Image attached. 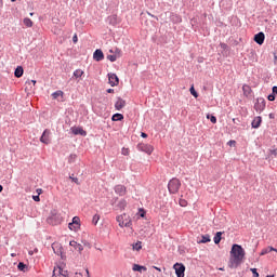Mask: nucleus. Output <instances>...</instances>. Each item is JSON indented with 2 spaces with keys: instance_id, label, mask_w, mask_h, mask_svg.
<instances>
[{
  "instance_id": "c03bdc74",
  "label": "nucleus",
  "mask_w": 277,
  "mask_h": 277,
  "mask_svg": "<svg viewBox=\"0 0 277 277\" xmlns=\"http://www.w3.org/2000/svg\"><path fill=\"white\" fill-rule=\"evenodd\" d=\"M180 206L181 207H187V201L185 199L180 200Z\"/></svg>"
},
{
  "instance_id": "e433bc0d",
  "label": "nucleus",
  "mask_w": 277,
  "mask_h": 277,
  "mask_svg": "<svg viewBox=\"0 0 277 277\" xmlns=\"http://www.w3.org/2000/svg\"><path fill=\"white\" fill-rule=\"evenodd\" d=\"M121 154L124 156V157H127V156H129V148H122L121 149Z\"/></svg>"
},
{
  "instance_id": "79ce46f5",
  "label": "nucleus",
  "mask_w": 277,
  "mask_h": 277,
  "mask_svg": "<svg viewBox=\"0 0 277 277\" xmlns=\"http://www.w3.org/2000/svg\"><path fill=\"white\" fill-rule=\"evenodd\" d=\"M210 122H212V124H215V122H217V118L212 115V116L210 117Z\"/></svg>"
},
{
  "instance_id": "c756f323",
  "label": "nucleus",
  "mask_w": 277,
  "mask_h": 277,
  "mask_svg": "<svg viewBox=\"0 0 277 277\" xmlns=\"http://www.w3.org/2000/svg\"><path fill=\"white\" fill-rule=\"evenodd\" d=\"M75 161H77V155L70 154L68 157V163H75Z\"/></svg>"
},
{
  "instance_id": "cd10ccee",
  "label": "nucleus",
  "mask_w": 277,
  "mask_h": 277,
  "mask_svg": "<svg viewBox=\"0 0 277 277\" xmlns=\"http://www.w3.org/2000/svg\"><path fill=\"white\" fill-rule=\"evenodd\" d=\"M133 250H136V252H140L142 249V241H137L132 246Z\"/></svg>"
},
{
  "instance_id": "c85d7f7f",
  "label": "nucleus",
  "mask_w": 277,
  "mask_h": 277,
  "mask_svg": "<svg viewBox=\"0 0 277 277\" xmlns=\"http://www.w3.org/2000/svg\"><path fill=\"white\" fill-rule=\"evenodd\" d=\"M17 269H19V272H25V269H27V264L19 262L17 264Z\"/></svg>"
},
{
  "instance_id": "5fc2aeb1",
  "label": "nucleus",
  "mask_w": 277,
  "mask_h": 277,
  "mask_svg": "<svg viewBox=\"0 0 277 277\" xmlns=\"http://www.w3.org/2000/svg\"><path fill=\"white\" fill-rule=\"evenodd\" d=\"M154 268L157 269V272H161V268L157 267V266H154Z\"/></svg>"
},
{
  "instance_id": "20e7f679",
  "label": "nucleus",
  "mask_w": 277,
  "mask_h": 277,
  "mask_svg": "<svg viewBox=\"0 0 277 277\" xmlns=\"http://www.w3.org/2000/svg\"><path fill=\"white\" fill-rule=\"evenodd\" d=\"M254 109L258 114H261L265 110V98L258 97L256 103L254 104Z\"/></svg>"
},
{
  "instance_id": "13d9d810",
  "label": "nucleus",
  "mask_w": 277,
  "mask_h": 277,
  "mask_svg": "<svg viewBox=\"0 0 277 277\" xmlns=\"http://www.w3.org/2000/svg\"><path fill=\"white\" fill-rule=\"evenodd\" d=\"M30 256L34 255V251H29Z\"/></svg>"
},
{
  "instance_id": "4be33fe9",
  "label": "nucleus",
  "mask_w": 277,
  "mask_h": 277,
  "mask_svg": "<svg viewBox=\"0 0 277 277\" xmlns=\"http://www.w3.org/2000/svg\"><path fill=\"white\" fill-rule=\"evenodd\" d=\"M118 209H120V211H124V209H127V200L121 199L118 205H117Z\"/></svg>"
},
{
  "instance_id": "ddd939ff",
  "label": "nucleus",
  "mask_w": 277,
  "mask_h": 277,
  "mask_svg": "<svg viewBox=\"0 0 277 277\" xmlns=\"http://www.w3.org/2000/svg\"><path fill=\"white\" fill-rule=\"evenodd\" d=\"M70 131L74 135H82V137L88 135V132H85V130L82 128H71Z\"/></svg>"
},
{
  "instance_id": "393cba45",
  "label": "nucleus",
  "mask_w": 277,
  "mask_h": 277,
  "mask_svg": "<svg viewBox=\"0 0 277 277\" xmlns=\"http://www.w3.org/2000/svg\"><path fill=\"white\" fill-rule=\"evenodd\" d=\"M117 222H118L120 228H124V216L123 215H118Z\"/></svg>"
},
{
  "instance_id": "bf43d9fd",
  "label": "nucleus",
  "mask_w": 277,
  "mask_h": 277,
  "mask_svg": "<svg viewBox=\"0 0 277 277\" xmlns=\"http://www.w3.org/2000/svg\"><path fill=\"white\" fill-rule=\"evenodd\" d=\"M220 269V272H224V267H221V268H219Z\"/></svg>"
},
{
  "instance_id": "0eeeda50",
  "label": "nucleus",
  "mask_w": 277,
  "mask_h": 277,
  "mask_svg": "<svg viewBox=\"0 0 277 277\" xmlns=\"http://www.w3.org/2000/svg\"><path fill=\"white\" fill-rule=\"evenodd\" d=\"M108 83L109 85H111V88H116V85H118V83H120V79L118 78V76L116 74H108Z\"/></svg>"
},
{
  "instance_id": "c9c22d12",
  "label": "nucleus",
  "mask_w": 277,
  "mask_h": 277,
  "mask_svg": "<svg viewBox=\"0 0 277 277\" xmlns=\"http://www.w3.org/2000/svg\"><path fill=\"white\" fill-rule=\"evenodd\" d=\"M107 60H109V62H116V60H118V56L116 54L107 55Z\"/></svg>"
},
{
  "instance_id": "49530a36",
  "label": "nucleus",
  "mask_w": 277,
  "mask_h": 277,
  "mask_svg": "<svg viewBox=\"0 0 277 277\" xmlns=\"http://www.w3.org/2000/svg\"><path fill=\"white\" fill-rule=\"evenodd\" d=\"M72 42L76 44V42H79V38L77 37V35H74L72 37Z\"/></svg>"
},
{
  "instance_id": "bb28decb",
  "label": "nucleus",
  "mask_w": 277,
  "mask_h": 277,
  "mask_svg": "<svg viewBox=\"0 0 277 277\" xmlns=\"http://www.w3.org/2000/svg\"><path fill=\"white\" fill-rule=\"evenodd\" d=\"M74 77H76V79H79L80 77H83V70L81 69H76L74 71Z\"/></svg>"
},
{
  "instance_id": "052dcab7",
  "label": "nucleus",
  "mask_w": 277,
  "mask_h": 277,
  "mask_svg": "<svg viewBox=\"0 0 277 277\" xmlns=\"http://www.w3.org/2000/svg\"><path fill=\"white\" fill-rule=\"evenodd\" d=\"M85 272H87V275L90 276V271L87 269Z\"/></svg>"
},
{
  "instance_id": "473e14b6",
  "label": "nucleus",
  "mask_w": 277,
  "mask_h": 277,
  "mask_svg": "<svg viewBox=\"0 0 277 277\" xmlns=\"http://www.w3.org/2000/svg\"><path fill=\"white\" fill-rule=\"evenodd\" d=\"M189 92L195 98H198V92L194 87H190Z\"/></svg>"
},
{
  "instance_id": "3c124183",
  "label": "nucleus",
  "mask_w": 277,
  "mask_h": 277,
  "mask_svg": "<svg viewBox=\"0 0 277 277\" xmlns=\"http://www.w3.org/2000/svg\"><path fill=\"white\" fill-rule=\"evenodd\" d=\"M37 194L40 196V194H42V188H37Z\"/></svg>"
},
{
  "instance_id": "5701e85b",
  "label": "nucleus",
  "mask_w": 277,
  "mask_h": 277,
  "mask_svg": "<svg viewBox=\"0 0 277 277\" xmlns=\"http://www.w3.org/2000/svg\"><path fill=\"white\" fill-rule=\"evenodd\" d=\"M222 232H217L213 238L214 243L217 246V243H220V241H222Z\"/></svg>"
},
{
  "instance_id": "4c0bfd02",
  "label": "nucleus",
  "mask_w": 277,
  "mask_h": 277,
  "mask_svg": "<svg viewBox=\"0 0 277 277\" xmlns=\"http://www.w3.org/2000/svg\"><path fill=\"white\" fill-rule=\"evenodd\" d=\"M250 272H252L253 277H259V271H256V268H251Z\"/></svg>"
},
{
  "instance_id": "7c9ffc66",
  "label": "nucleus",
  "mask_w": 277,
  "mask_h": 277,
  "mask_svg": "<svg viewBox=\"0 0 277 277\" xmlns=\"http://www.w3.org/2000/svg\"><path fill=\"white\" fill-rule=\"evenodd\" d=\"M98 220H101V215L95 214L92 219V224H94V226H96L98 224Z\"/></svg>"
},
{
  "instance_id": "f8f14e48",
  "label": "nucleus",
  "mask_w": 277,
  "mask_h": 277,
  "mask_svg": "<svg viewBox=\"0 0 277 277\" xmlns=\"http://www.w3.org/2000/svg\"><path fill=\"white\" fill-rule=\"evenodd\" d=\"M126 105H127V102L122 100V97H118L117 102L115 103V109L117 111H120V109L124 108Z\"/></svg>"
},
{
  "instance_id": "f257e3e1",
  "label": "nucleus",
  "mask_w": 277,
  "mask_h": 277,
  "mask_svg": "<svg viewBox=\"0 0 277 277\" xmlns=\"http://www.w3.org/2000/svg\"><path fill=\"white\" fill-rule=\"evenodd\" d=\"M246 256V250H243V247L240 245H233L230 250V258L228 261V267L230 269H235V267H239L241 263L243 262V259Z\"/></svg>"
},
{
  "instance_id": "dca6fc26",
  "label": "nucleus",
  "mask_w": 277,
  "mask_h": 277,
  "mask_svg": "<svg viewBox=\"0 0 277 277\" xmlns=\"http://www.w3.org/2000/svg\"><path fill=\"white\" fill-rule=\"evenodd\" d=\"M113 122H120L121 120H124V115L120 113H116L111 117Z\"/></svg>"
},
{
  "instance_id": "a878e982",
  "label": "nucleus",
  "mask_w": 277,
  "mask_h": 277,
  "mask_svg": "<svg viewBox=\"0 0 277 277\" xmlns=\"http://www.w3.org/2000/svg\"><path fill=\"white\" fill-rule=\"evenodd\" d=\"M24 25H26V27H34V22H31V18L25 17Z\"/></svg>"
},
{
  "instance_id": "0e129e2a",
  "label": "nucleus",
  "mask_w": 277,
  "mask_h": 277,
  "mask_svg": "<svg viewBox=\"0 0 277 277\" xmlns=\"http://www.w3.org/2000/svg\"><path fill=\"white\" fill-rule=\"evenodd\" d=\"M12 1V3H14L16 0H11Z\"/></svg>"
},
{
  "instance_id": "6e6552de",
  "label": "nucleus",
  "mask_w": 277,
  "mask_h": 277,
  "mask_svg": "<svg viewBox=\"0 0 277 277\" xmlns=\"http://www.w3.org/2000/svg\"><path fill=\"white\" fill-rule=\"evenodd\" d=\"M93 60H95V62H103V60H105V54H103V50H95L93 53Z\"/></svg>"
},
{
  "instance_id": "2eb2a0df",
  "label": "nucleus",
  "mask_w": 277,
  "mask_h": 277,
  "mask_svg": "<svg viewBox=\"0 0 277 277\" xmlns=\"http://www.w3.org/2000/svg\"><path fill=\"white\" fill-rule=\"evenodd\" d=\"M69 246H71V248H75L78 252H83V245H81L75 240H71L69 242Z\"/></svg>"
},
{
  "instance_id": "864d4df0",
  "label": "nucleus",
  "mask_w": 277,
  "mask_h": 277,
  "mask_svg": "<svg viewBox=\"0 0 277 277\" xmlns=\"http://www.w3.org/2000/svg\"><path fill=\"white\" fill-rule=\"evenodd\" d=\"M0 8H3V0H0Z\"/></svg>"
},
{
  "instance_id": "a18cd8bd",
  "label": "nucleus",
  "mask_w": 277,
  "mask_h": 277,
  "mask_svg": "<svg viewBox=\"0 0 277 277\" xmlns=\"http://www.w3.org/2000/svg\"><path fill=\"white\" fill-rule=\"evenodd\" d=\"M69 179H70L74 183H76V185H79V179L72 177V176H69Z\"/></svg>"
},
{
  "instance_id": "aec40b11",
  "label": "nucleus",
  "mask_w": 277,
  "mask_h": 277,
  "mask_svg": "<svg viewBox=\"0 0 277 277\" xmlns=\"http://www.w3.org/2000/svg\"><path fill=\"white\" fill-rule=\"evenodd\" d=\"M211 241V236L209 234H206L201 236V240L198 241V243H209Z\"/></svg>"
},
{
  "instance_id": "603ef678",
  "label": "nucleus",
  "mask_w": 277,
  "mask_h": 277,
  "mask_svg": "<svg viewBox=\"0 0 277 277\" xmlns=\"http://www.w3.org/2000/svg\"><path fill=\"white\" fill-rule=\"evenodd\" d=\"M233 144H236V142H235V141H229V142H228V145H229V146H233Z\"/></svg>"
},
{
  "instance_id": "680f3d73",
  "label": "nucleus",
  "mask_w": 277,
  "mask_h": 277,
  "mask_svg": "<svg viewBox=\"0 0 277 277\" xmlns=\"http://www.w3.org/2000/svg\"><path fill=\"white\" fill-rule=\"evenodd\" d=\"M84 246H90V243H88V242H84Z\"/></svg>"
},
{
  "instance_id": "39448f33",
  "label": "nucleus",
  "mask_w": 277,
  "mask_h": 277,
  "mask_svg": "<svg viewBox=\"0 0 277 277\" xmlns=\"http://www.w3.org/2000/svg\"><path fill=\"white\" fill-rule=\"evenodd\" d=\"M138 150H141V153H146V155H153V150H155V148L153 147V145L150 144H138L137 145Z\"/></svg>"
},
{
  "instance_id": "72a5a7b5",
  "label": "nucleus",
  "mask_w": 277,
  "mask_h": 277,
  "mask_svg": "<svg viewBox=\"0 0 277 277\" xmlns=\"http://www.w3.org/2000/svg\"><path fill=\"white\" fill-rule=\"evenodd\" d=\"M60 277H68V271H64L62 268H58Z\"/></svg>"
},
{
  "instance_id": "4468645a",
  "label": "nucleus",
  "mask_w": 277,
  "mask_h": 277,
  "mask_svg": "<svg viewBox=\"0 0 277 277\" xmlns=\"http://www.w3.org/2000/svg\"><path fill=\"white\" fill-rule=\"evenodd\" d=\"M261 122H263L261 116L255 117L251 123L252 129H259V127H261Z\"/></svg>"
},
{
  "instance_id": "9d476101",
  "label": "nucleus",
  "mask_w": 277,
  "mask_h": 277,
  "mask_svg": "<svg viewBox=\"0 0 277 277\" xmlns=\"http://www.w3.org/2000/svg\"><path fill=\"white\" fill-rule=\"evenodd\" d=\"M254 42H256V44H263V42H265V32L260 31L256 35H254Z\"/></svg>"
},
{
  "instance_id": "4d7b16f0",
  "label": "nucleus",
  "mask_w": 277,
  "mask_h": 277,
  "mask_svg": "<svg viewBox=\"0 0 277 277\" xmlns=\"http://www.w3.org/2000/svg\"><path fill=\"white\" fill-rule=\"evenodd\" d=\"M3 192V186L0 185V194Z\"/></svg>"
},
{
  "instance_id": "f704fd0d",
  "label": "nucleus",
  "mask_w": 277,
  "mask_h": 277,
  "mask_svg": "<svg viewBox=\"0 0 277 277\" xmlns=\"http://www.w3.org/2000/svg\"><path fill=\"white\" fill-rule=\"evenodd\" d=\"M269 155L273 159H277V149H271Z\"/></svg>"
},
{
  "instance_id": "de8ad7c7",
  "label": "nucleus",
  "mask_w": 277,
  "mask_h": 277,
  "mask_svg": "<svg viewBox=\"0 0 277 277\" xmlns=\"http://www.w3.org/2000/svg\"><path fill=\"white\" fill-rule=\"evenodd\" d=\"M272 94H277V85H274L273 88H272Z\"/></svg>"
},
{
  "instance_id": "58836bf2",
  "label": "nucleus",
  "mask_w": 277,
  "mask_h": 277,
  "mask_svg": "<svg viewBox=\"0 0 277 277\" xmlns=\"http://www.w3.org/2000/svg\"><path fill=\"white\" fill-rule=\"evenodd\" d=\"M132 222L131 221H127L126 223H123V226L126 227V228H131V226H132Z\"/></svg>"
},
{
  "instance_id": "1a4fd4ad",
  "label": "nucleus",
  "mask_w": 277,
  "mask_h": 277,
  "mask_svg": "<svg viewBox=\"0 0 277 277\" xmlns=\"http://www.w3.org/2000/svg\"><path fill=\"white\" fill-rule=\"evenodd\" d=\"M49 135H51V131L44 130L40 137V142L42 144H51V138L49 137Z\"/></svg>"
},
{
  "instance_id": "338daca9",
  "label": "nucleus",
  "mask_w": 277,
  "mask_h": 277,
  "mask_svg": "<svg viewBox=\"0 0 277 277\" xmlns=\"http://www.w3.org/2000/svg\"><path fill=\"white\" fill-rule=\"evenodd\" d=\"M34 13H30V16H32Z\"/></svg>"
},
{
  "instance_id": "ea45409f",
  "label": "nucleus",
  "mask_w": 277,
  "mask_h": 277,
  "mask_svg": "<svg viewBox=\"0 0 277 277\" xmlns=\"http://www.w3.org/2000/svg\"><path fill=\"white\" fill-rule=\"evenodd\" d=\"M220 47L223 51H227V49H228V44H226V43H220Z\"/></svg>"
},
{
  "instance_id": "8fccbe9b",
  "label": "nucleus",
  "mask_w": 277,
  "mask_h": 277,
  "mask_svg": "<svg viewBox=\"0 0 277 277\" xmlns=\"http://www.w3.org/2000/svg\"><path fill=\"white\" fill-rule=\"evenodd\" d=\"M108 94H114V89H107Z\"/></svg>"
},
{
  "instance_id": "412c9836",
  "label": "nucleus",
  "mask_w": 277,
  "mask_h": 277,
  "mask_svg": "<svg viewBox=\"0 0 277 277\" xmlns=\"http://www.w3.org/2000/svg\"><path fill=\"white\" fill-rule=\"evenodd\" d=\"M171 21H172V23H181L183 21V18H181V15L172 13Z\"/></svg>"
},
{
  "instance_id": "a19ab883",
  "label": "nucleus",
  "mask_w": 277,
  "mask_h": 277,
  "mask_svg": "<svg viewBox=\"0 0 277 277\" xmlns=\"http://www.w3.org/2000/svg\"><path fill=\"white\" fill-rule=\"evenodd\" d=\"M268 101H276V95L274 93H271L268 96H267Z\"/></svg>"
},
{
  "instance_id": "69168bd1",
  "label": "nucleus",
  "mask_w": 277,
  "mask_h": 277,
  "mask_svg": "<svg viewBox=\"0 0 277 277\" xmlns=\"http://www.w3.org/2000/svg\"><path fill=\"white\" fill-rule=\"evenodd\" d=\"M141 217H144V214H141Z\"/></svg>"
},
{
  "instance_id": "6ab92c4d",
  "label": "nucleus",
  "mask_w": 277,
  "mask_h": 277,
  "mask_svg": "<svg viewBox=\"0 0 277 277\" xmlns=\"http://www.w3.org/2000/svg\"><path fill=\"white\" fill-rule=\"evenodd\" d=\"M53 248V250H54V253H56L57 254V256H63V254H64V249L61 247V246H53L52 247Z\"/></svg>"
},
{
  "instance_id": "f3484780",
  "label": "nucleus",
  "mask_w": 277,
  "mask_h": 277,
  "mask_svg": "<svg viewBox=\"0 0 277 277\" xmlns=\"http://www.w3.org/2000/svg\"><path fill=\"white\" fill-rule=\"evenodd\" d=\"M269 252H277V249L274 247H267L261 251L260 256H265V254H269Z\"/></svg>"
},
{
  "instance_id": "7ed1b4c3",
  "label": "nucleus",
  "mask_w": 277,
  "mask_h": 277,
  "mask_svg": "<svg viewBox=\"0 0 277 277\" xmlns=\"http://www.w3.org/2000/svg\"><path fill=\"white\" fill-rule=\"evenodd\" d=\"M80 222L81 219H79V216H74L72 221L68 224L69 230H75V233H77V230H79L81 227V224H79Z\"/></svg>"
},
{
  "instance_id": "f03ea898",
  "label": "nucleus",
  "mask_w": 277,
  "mask_h": 277,
  "mask_svg": "<svg viewBox=\"0 0 277 277\" xmlns=\"http://www.w3.org/2000/svg\"><path fill=\"white\" fill-rule=\"evenodd\" d=\"M169 194H177L179 189H181V180L173 177L168 183Z\"/></svg>"
},
{
  "instance_id": "2f4dec72",
  "label": "nucleus",
  "mask_w": 277,
  "mask_h": 277,
  "mask_svg": "<svg viewBox=\"0 0 277 277\" xmlns=\"http://www.w3.org/2000/svg\"><path fill=\"white\" fill-rule=\"evenodd\" d=\"M64 92L63 91H56L52 93L53 98H60V96H63Z\"/></svg>"
},
{
  "instance_id": "6e6d98bb",
  "label": "nucleus",
  "mask_w": 277,
  "mask_h": 277,
  "mask_svg": "<svg viewBox=\"0 0 277 277\" xmlns=\"http://www.w3.org/2000/svg\"><path fill=\"white\" fill-rule=\"evenodd\" d=\"M30 83H32L34 85H36V80H30Z\"/></svg>"
},
{
  "instance_id": "e2e57ef3",
  "label": "nucleus",
  "mask_w": 277,
  "mask_h": 277,
  "mask_svg": "<svg viewBox=\"0 0 277 277\" xmlns=\"http://www.w3.org/2000/svg\"><path fill=\"white\" fill-rule=\"evenodd\" d=\"M52 277H55V272H53V275H52Z\"/></svg>"
},
{
  "instance_id": "a211bd4d",
  "label": "nucleus",
  "mask_w": 277,
  "mask_h": 277,
  "mask_svg": "<svg viewBox=\"0 0 277 277\" xmlns=\"http://www.w3.org/2000/svg\"><path fill=\"white\" fill-rule=\"evenodd\" d=\"M25 72V70L23 69V66H17L15 68V71H14V76L17 78V79H21V77H23V74Z\"/></svg>"
},
{
  "instance_id": "9b49d317",
  "label": "nucleus",
  "mask_w": 277,
  "mask_h": 277,
  "mask_svg": "<svg viewBox=\"0 0 277 277\" xmlns=\"http://www.w3.org/2000/svg\"><path fill=\"white\" fill-rule=\"evenodd\" d=\"M115 194L118 196H124L127 194V187L124 185H116L115 186Z\"/></svg>"
},
{
  "instance_id": "423d86ee",
  "label": "nucleus",
  "mask_w": 277,
  "mask_h": 277,
  "mask_svg": "<svg viewBox=\"0 0 277 277\" xmlns=\"http://www.w3.org/2000/svg\"><path fill=\"white\" fill-rule=\"evenodd\" d=\"M173 269H175V274L177 277H185V265L182 263H175L173 265Z\"/></svg>"
},
{
  "instance_id": "09e8293b",
  "label": "nucleus",
  "mask_w": 277,
  "mask_h": 277,
  "mask_svg": "<svg viewBox=\"0 0 277 277\" xmlns=\"http://www.w3.org/2000/svg\"><path fill=\"white\" fill-rule=\"evenodd\" d=\"M141 137L146 138V137H148V134H146V133L142 132V133H141Z\"/></svg>"
},
{
  "instance_id": "b1692460",
  "label": "nucleus",
  "mask_w": 277,
  "mask_h": 277,
  "mask_svg": "<svg viewBox=\"0 0 277 277\" xmlns=\"http://www.w3.org/2000/svg\"><path fill=\"white\" fill-rule=\"evenodd\" d=\"M133 272H142V269L144 272H146V266H142L140 264H134L133 267H132Z\"/></svg>"
},
{
  "instance_id": "37998d69",
  "label": "nucleus",
  "mask_w": 277,
  "mask_h": 277,
  "mask_svg": "<svg viewBox=\"0 0 277 277\" xmlns=\"http://www.w3.org/2000/svg\"><path fill=\"white\" fill-rule=\"evenodd\" d=\"M32 200H35V202H40V195H34Z\"/></svg>"
}]
</instances>
